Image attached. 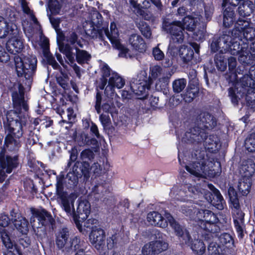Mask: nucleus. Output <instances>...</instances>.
<instances>
[{"label":"nucleus","mask_w":255,"mask_h":255,"mask_svg":"<svg viewBox=\"0 0 255 255\" xmlns=\"http://www.w3.org/2000/svg\"><path fill=\"white\" fill-rule=\"evenodd\" d=\"M13 111L15 118L11 117L9 114L6 116V121L3 122V127L5 132L23 136V128L28 124L29 106L24 99L23 90L19 89V92L14 91L11 94Z\"/></svg>","instance_id":"obj_1"},{"label":"nucleus","mask_w":255,"mask_h":255,"mask_svg":"<svg viewBox=\"0 0 255 255\" xmlns=\"http://www.w3.org/2000/svg\"><path fill=\"white\" fill-rule=\"evenodd\" d=\"M199 220L198 226L203 229L202 236L209 243L208 251L209 255H226L222 253L220 246L212 240L219 236L221 228L217 215L206 209H199L196 213Z\"/></svg>","instance_id":"obj_2"},{"label":"nucleus","mask_w":255,"mask_h":255,"mask_svg":"<svg viewBox=\"0 0 255 255\" xmlns=\"http://www.w3.org/2000/svg\"><path fill=\"white\" fill-rule=\"evenodd\" d=\"M197 17L191 15L184 16L182 21L173 20L169 17L163 18L162 28L171 37V47L175 50L176 47L174 44L182 43L184 39V30L193 31L199 23Z\"/></svg>","instance_id":"obj_3"},{"label":"nucleus","mask_w":255,"mask_h":255,"mask_svg":"<svg viewBox=\"0 0 255 255\" xmlns=\"http://www.w3.org/2000/svg\"><path fill=\"white\" fill-rule=\"evenodd\" d=\"M183 140L187 143H201L204 142L206 151L211 153H217L221 146L219 137L215 134H210L199 127L190 128L184 134Z\"/></svg>","instance_id":"obj_4"},{"label":"nucleus","mask_w":255,"mask_h":255,"mask_svg":"<svg viewBox=\"0 0 255 255\" xmlns=\"http://www.w3.org/2000/svg\"><path fill=\"white\" fill-rule=\"evenodd\" d=\"M17 75L24 77L29 82H31L37 70V60L34 55L27 56L21 54L13 56Z\"/></svg>","instance_id":"obj_5"},{"label":"nucleus","mask_w":255,"mask_h":255,"mask_svg":"<svg viewBox=\"0 0 255 255\" xmlns=\"http://www.w3.org/2000/svg\"><path fill=\"white\" fill-rule=\"evenodd\" d=\"M229 198V206L232 209L235 228L238 234V237L242 239L244 237L243 225L244 224L245 214L242 211L240 203L241 197L233 186H230L228 190Z\"/></svg>","instance_id":"obj_6"},{"label":"nucleus","mask_w":255,"mask_h":255,"mask_svg":"<svg viewBox=\"0 0 255 255\" xmlns=\"http://www.w3.org/2000/svg\"><path fill=\"white\" fill-rule=\"evenodd\" d=\"M55 197L62 209L66 212L68 216H70L72 210L74 209V203L77 196L74 193L69 194L64 190L62 178L57 177Z\"/></svg>","instance_id":"obj_7"},{"label":"nucleus","mask_w":255,"mask_h":255,"mask_svg":"<svg viewBox=\"0 0 255 255\" xmlns=\"http://www.w3.org/2000/svg\"><path fill=\"white\" fill-rule=\"evenodd\" d=\"M56 245L59 249L65 248L67 252H73L75 250H82L81 245L85 243L77 236L70 237L69 229L63 227L60 230L56 236Z\"/></svg>","instance_id":"obj_8"},{"label":"nucleus","mask_w":255,"mask_h":255,"mask_svg":"<svg viewBox=\"0 0 255 255\" xmlns=\"http://www.w3.org/2000/svg\"><path fill=\"white\" fill-rule=\"evenodd\" d=\"M97 222L98 220L95 219H88L83 227L82 226V232H80L85 235L89 233V239L91 244L97 250H100L105 245L106 236L104 230L94 225Z\"/></svg>","instance_id":"obj_9"},{"label":"nucleus","mask_w":255,"mask_h":255,"mask_svg":"<svg viewBox=\"0 0 255 255\" xmlns=\"http://www.w3.org/2000/svg\"><path fill=\"white\" fill-rule=\"evenodd\" d=\"M178 158L180 164L182 167H184L187 171L196 177H200L201 173L204 172L206 167L205 153L204 151H201L200 150H195L192 152V160L188 164L183 160L182 161H181L179 154Z\"/></svg>","instance_id":"obj_10"},{"label":"nucleus","mask_w":255,"mask_h":255,"mask_svg":"<svg viewBox=\"0 0 255 255\" xmlns=\"http://www.w3.org/2000/svg\"><path fill=\"white\" fill-rule=\"evenodd\" d=\"M91 169L88 161H76L72 167V171L67 174L68 183L75 187L78 185L79 180L83 182L87 181L90 178Z\"/></svg>","instance_id":"obj_11"},{"label":"nucleus","mask_w":255,"mask_h":255,"mask_svg":"<svg viewBox=\"0 0 255 255\" xmlns=\"http://www.w3.org/2000/svg\"><path fill=\"white\" fill-rule=\"evenodd\" d=\"M171 37H170L169 44L168 46L167 54L168 56H175L179 53V56L182 60V67H188L189 66L195 65L200 61L194 55L193 50L190 46L186 45H180L182 43L174 44L175 46L176 49H173L171 47Z\"/></svg>","instance_id":"obj_12"},{"label":"nucleus","mask_w":255,"mask_h":255,"mask_svg":"<svg viewBox=\"0 0 255 255\" xmlns=\"http://www.w3.org/2000/svg\"><path fill=\"white\" fill-rule=\"evenodd\" d=\"M76 211L75 208L72 210L71 215L72 220L77 229L79 232H82V224L88 218L91 212V204L86 200H79Z\"/></svg>","instance_id":"obj_13"},{"label":"nucleus","mask_w":255,"mask_h":255,"mask_svg":"<svg viewBox=\"0 0 255 255\" xmlns=\"http://www.w3.org/2000/svg\"><path fill=\"white\" fill-rule=\"evenodd\" d=\"M153 84V80L150 77H144L141 80H135L130 84V89L135 96V98L139 100L146 99L149 96V91Z\"/></svg>","instance_id":"obj_14"},{"label":"nucleus","mask_w":255,"mask_h":255,"mask_svg":"<svg viewBox=\"0 0 255 255\" xmlns=\"http://www.w3.org/2000/svg\"><path fill=\"white\" fill-rule=\"evenodd\" d=\"M228 32L230 33H226L230 35V39L228 40L227 43H224L223 46V50L224 53L229 52L233 55H239L245 53V49L247 50L249 46V43H243L239 38L240 36L233 34V31H231L230 29H228Z\"/></svg>","instance_id":"obj_15"},{"label":"nucleus","mask_w":255,"mask_h":255,"mask_svg":"<svg viewBox=\"0 0 255 255\" xmlns=\"http://www.w3.org/2000/svg\"><path fill=\"white\" fill-rule=\"evenodd\" d=\"M9 38L6 43V48L9 53L14 56L21 52L24 48L22 32L16 28H9Z\"/></svg>","instance_id":"obj_16"},{"label":"nucleus","mask_w":255,"mask_h":255,"mask_svg":"<svg viewBox=\"0 0 255 255\" xmlns=\"http://www.w3.org/2000/svg\"><path fill=\"white\" fill-rule=\"evenodd\" d=\"M208 187L211 191H207L205 193V198L216 209L222 210L224 208L225 201L220 191L212 184H209Z\"/></svg>","instance_id":"obj_17"},{"label":"nucleus","mask_w":255,"mask_h":255,"mask_svg":"<svg viewBox=\"0 0 255 255\" xmlns=\"http://www.w3.org/2000/svg\"><path fill=\"white\" fill-rule=\"evenodd\" d=\"M226 33H230L228 32V29H223L221 36L215 35L209 39V45L212 53H216L218 51L222 54L224 53L223 51L224 44L227 43L230 39V35Z\"/></svg>","instance_id":"obj_18"},{"label":"nucleus","mask_w":255,"mask_h":255,"mask_svg":"<svg viewBox=\"0 0 255 255\" xmlns=\"http://www.w3.org/2000/svg\"><path fill=\"white\" fill-rule=\"evenodd\" d=\"M250 47L245 49V55H240L238 57L239 61L242 64L246 70L248 66H250L249 70L255 65V39L249 43Z\"/></svg>","instance_id":"obj_19"},{"label":"nucleus","mask_w":255,"mask_h":255,"mask_svg":"<svg viewBox=\"0 0 255 255\" xmlns=\"http://www.w3.org/2000/svg\"><path fill=\"white\" fill-rule=\"evenodd\" d=\"M32 215L38 220L39 223L44 227H50L53 228L55 224V219L53 218L50 212L45 209L40 210L33 209H31Z\"/></svg>","instance_id":"obj_20"},{"label":"nucleus","mask_w":255,"mask_h":255,"mask_svg":"<svg viewBox=\"0 0 255 255\" xmlns=\"http://www.w3.org/2000/svg\"><path fill=\"white\" fill-rule=\"evenodd\" d=\"M3 231V233H1V238L3 244L7 249L3 253V255H22L20 247L12 242L7 233L4 230Z\"/></svg>","instance_id":"obj_21"},{"label":"nucleus","mask_w":255,"mask_h":255,"mask_svg":"<svg viewBox=\"0 0 255 255\" xmlns=\"http://www.w3.org/2000/svg\"><path fill=\"white\" fill-rule=\"evenodd\" d=\"M170 225L181 243L187 246L192 239L189 231L175 220L170 223Z\"/></svg>","instance_id":"obj_22"},{"label":"nucleus","mask_w":255,"mask_h":255,"mask_svg":"<svg viewBox=\"0 0 255 255\" xmlns=\"http://www.w3.org/2000/svg\"><path fill=\"white\" fill-rule=\"evenodd\" d=\"M22 136H17L11 133H7L4 140L3 147L5 150L13 153H17L21 146L20 140Z\"/></svg>","instance_id":"obj_23"},{"label":"nucleus","mask_w":255,"mask_h":255,"mask_svg":"<svg viewBox=\"0 0 255 255\" xmlns=\"http://www.w3.org/2000/svg\"><path fill=\"white\" fill-rule=\"evenodd\" d=\"M13 156L6 155L5 157H0V166L7 173H10L13 169L16 168L19 164L17 153H14Z\"/></svg>","instance_id":"obj_24"},{"label":"nucleus","mask_w":255,"mask_h":255,"mask_svg":"<svg viewBox=\"0 0 255 255\" xmlns=\"http://www.w3.org/2000/svg\"><path fill=\"white\" fill-rule=\"evenodd\" d=\"M200 123L199 127L205 131L206 129L210 130L214 128L217 125V120L216 118L208 112H204L199 115Z\"/></svg>","instance_id":"obj_25"},{"label":"nucleus","mask_w":255,"mask_h":255,"mask_svg":"<svg viewBox=\"0 0 255 255\" xmlns=\"http://www.w3.org/2000/svg\"><path fill=\"white\" fill-rule=\"evenodd\" d=\"M223 10V26L225 28H229L232 26L236 21L235 9L236 7H234L227 4L226 7L222 6ZM227 29V28H225Z\"/></svg>","instance_id":"obj_26"},{"label":"nucleus","mask_w":255,"mask_h":255,"mask_svg":"<svg viewBox=\"0 0 255 255\" xmlns=\"http://www.w3.org/2000/svg\"><path fill=\"white\" fill-rule=\"evenodd\" d=\"M229 83H232V84L235 87H239V86H241L243 89V91L242 92L243 94H245L246 91L247 90V88H253L255 81L252 78V76L251 75L250 76L247 75V76L244 75L239 81L238 77H237V79H233L232 81V79L229 80Z\"/></svg>","instance_id":"obj_27"},{"label":"nucleus","mask_w":255,"mask_h":255,"mask_svg":"<svg viewBox=\"0 0 255 255\" xmlns=\"http://www.w3.org/2000/svg\"><path fill=\"white\" fill-rule=\"evenodd\" d=\"M129 42L133 48L140 53L145 52L146 45L142 37L137 34H131L129 38Z\"/></svg>","instance_id":"obj_28"},{"label":"nucleus","mask_w":255,"mask_h":255,"mask_svg":"<svg viewBox=\"0 0 255 255\" xmlns=\"http://www.w3.org/2000/svg\"><path fill=\"white\" fill-rule=\"evenodd\" d=\"M147 221L152 225L159 227H165L167 222L164 217L158 212L153 211L148 213Z\"/></svg>","instance_id":"obj_29"},{"label":"nucleus","mask_w":255,"mask_h":255,"mask_svg":"<svg viewBox=\"0 0 255 255\" xmlns=\"http://www.w3.org/2000/svg\"><path fill=\"white\" fill-rule=\"evenodd\" d=\"M199 92V85L188 84L185 92L182 95L183 100L186 103H191L198 96Z\"/></svg>","instance_id":"obj_30"},{"label":"nucleus","mask_w":255,"mask_h":255,"mask_svg":"<svg viewBox=\"0 0 255 255\" xmlns=\"http://www.w3.org/2000/svg\"><path fill=\"white\" fill-rule=\"evenodd\" d=\"M243 1L239 6L238 10L240 16L245 18L250 16L255 11V7L254 2L251 0H245Z\"/></svg>","instance_id":"obj_31"},{"label":"nucleus","mask_w":255,"mask_h":255,"mask_svg":"<svg viewBox=\"0 0 255 255\" xmlns=\"http://www.w3.org/2000/svg\"><path fill=\"white\" fill-rule=\"evenodd\" d=\"M192 251L197 255H202L206 251V245L202 240L199 239H191L190 243L188 244Z\"/></svg>","instance_id":"obj_32"},{"label":"nucleus","mask_w":255,"mask_h":255,"mask_svg":"<svg viewBox=\"0 0 255 255\" xmlns=\"http://www.w3.org/2000/svg\"><path fill=\"white\" fill-rule=\"evenodd\" d=\"M255 172V164L249 163L248 161L242 162L240 167V172L242 177L252 179Z\"/></svg>","instance_id":"obj_33"},{"label":"nucleus","mask_w":255,"mask_h":255,"mask_svg":"<svg viewBox=\"0 0 255 255\" xmlns=\"http://www.w3.org/2000/svg\"><path fill=\"white\" fill-rule=\"evenodd\" d=\"M252 184V179L242 177L238 184V189L242 196H247L250 192Z\"/></svg>","instance_id":"obj_34"},{"label":"nucleus","mask_w":255,"mask_h":255,"mask_svg":"<svg viewBox=\"0 0 255 255\" xmlns=\"http://www.w3.org/2000/svg\"><path fill=\"white\" fill-rule=\"evenodd\" d=\"M74 49L76 50L75 59L78 64L82 65L87 63L91 60V55L88 52L80 49L77 46H75Z\"/></svg>","instance_id":"obj_35"},{"label":"nucleus","mask_w":255,"mask_h":255,"mask_svg":"<svg viewBox=\"0 0 255 255\" xmlns=\"http://www.w3.org/2000/svg\"><path fill=\"white\" fill-rule=\"evenodd\" d=\"M109 85L112 88H122L125 84V80L116 72H112L108 81Z\"/></svg>","instance_id":"obj_36"},{"label":"nucleus","mask_w":255,"mask_h":255,"mask_svg":"<svg viewBox=\"0 0 255 255\" xmlns=\"http://www.w3.org/2000/svg\"><path fill=\"white\" fill-rule=\"evenodd\" d=\"M58 47L59 51L65 56L71 63H73L75 61V54L72 52L71 46L68 43H61L59 44Z\"/></svg>","instance_id":"obj_37"},{"label":"nucleus","mask_w":255,"mask_h":255,"mask_svg":"<svg viewBox=\"0 0 255 255\" xmlns=\"http://www.w3.org/2000/svg\"><path fill=\"white\" fill-rule=\"evenodd\" d=\"M234 24V28L231 31H233V34L241 36V33L244 31L245 28L250 27L248 22L242 18H239L236 20Z\"/></svg>","instance_id":"obj_38"},{"label":"nucleus","mask_w":255,"mask_h":255,"mask_svg":"<svg viewBox=\"0 0 255 255\" xmlns=\"http://www.w3.org/2000/svg\"><path fill=\"white\" fill-rule=\"evenodd\" d=\"M241 41L243 43H249L255 39V28L250 27L245 28L244 31L241 33Z\"/></svg>","instance_id":"obj_39"},{"label":"nucleus","mask_w":255,"mask_h":255,"mask_svg":"<svg viewBox=\"0 0 255 255\" xmlns=\"http://www.w3.org/2000/svg\"><path fill=\"white\" fill-rule=\"evenodd\" d=\"M130 2L133 7L137 9L138 14L141 16L144 19L148 21L152 19L153 17L152 14L149 11L144 9L141 6L140 4H138L136 1H131Z\"/></svg>","instance_id":"obj_40"},{"label":"nucleus","mask_w":255,"mask_h":255,"mask_svg":"<svg viewBox=\"0 0 255 255\" xmlns=\"http://www.w3.org/2000/svg\"><path fill=\"white\" fill-rule=\"evenodd\" d=\"M215 63L219 71L223 72L227 68V58L222 54H216L214 58Z\"/></svg>","instance_id":"obj_41"},{"label":"nucleus","mask_w":255,"mask_h":255,"mask_svg":"<svg viewBox=\"0 0 255 255\" xmlns=\"http://www.w3.org/2000/svg\"><path fill=\"white\" fill-rule=\"evenodd\" d=\"M218 237L220 243L226 248H230L234 245V239L229 233H224Z\"/></svg>","instance_id":"obj_42"},{"label":"nucleus","mask_w":255,"mask_h":255,"mask_svg":"<svg viewBox=\"0 0 255 255\" xmlns=\"http://www.w3.org/2000/svg\"><path fill=\"white\" fill-rule=\"evenodd\" d=\"M43 55L46 60L47 64L51 65L54 69H58L60 68V65L56 61L54 57L50 53L49 48H45L44 49Z\"/></svg>","instance_id":"obj_43"},{"label":"nucleus","mask_w":255,"mask_h":255,"mask_svg":"<svg viewBox=\"0 0 255 255\" xmlns=\"http://www.w3.org/2000/svg\"><path fill=\"white\" fill-rule=\"evenodd\" d=\"M186 84L187 81L185 78L175 79L172 83V89L174 93L178 94L182 92L185 88Z\"/></svg>","instance_id":"obj_44"},{"label":"nucleus","mask_w":255,"mask_h":255,"mask_svg":"<svg viewBox=\"0 0 255 255\" xmlns=\"http://www.w3.org/2000/svg\"><path fill=\"white\" fill-rule=\"evenodd\" d=\"M101 109L104 112L111 114L112 117L118 113V110L112 100L104 103L101 106Z\"/></svg>","instance_id":"obj_45"},{"label":"nucleus","mask_w":255,"mask_h":255,"mask_svg":"<svg viewBox=\"0 0 255 255\" xmlns=\"http://www.w3.org/2000/svg\"><path fill=\"white\" fill-rule=\"evenodd\" d=\"M228 68L230 71V75L229 76V80L232 79V77L233 79H237V74L236 73V66L237 60L236 58L234 57H230L228 59Z\"/></svg>","instance_id":"obj_46"},{"label":"nucleus","mask_w":255,"mask_h":255,"mask_svg":"<svg viewBox=\"0 0 255 255\" xmlns=\"http://www.w3.org/2000/svg\"><path fill=\"white\" fill-rule=\"evenodd\" d=\"M245 146L250 152H255V132H253L246 138Z\"/></svg>","instance_id":"obj_47"},{"label":"nucleus","mask_w":255,"mask_h":255,"mask_svg":"<svg viewBox=\"0 0 255 255\" xmlns=\"http://www.w3.org/2000/svg\"><path fill=\"white\" fill-rule=\"evenodd\" d=\"M153 244L155 254H158L164 251H166L168 247V244L166 242L162 240H156L155 241H153Z\"/></svg>","instance_id":"obj_48"},{"label":"nucleus","mask_w":255,"mask_h":255,"mask_svg":"<svg viewBox=\"0 0 255 255\" xmlns=\"http://www.w3.org/2000/svg\"><path fill=\"white\" fill-rule=\"evenodd\" d=\"M239 88L237 87H230L228 89L229 96L230 97L232 104L234 105H238L239 101L240 98L237 95V93H240V92H242L240 90L239 91Z\"/></svg>","instance_id":"obj_49"},{"label":"nucleus","mask_w":255,"mask_h":255,"mask_svg":"<svg viewBox=\"0 0 255 255\" xmlns=\"http://www.w3.org/2000/svg\"><path fill=\"white\" fill-rule=\"evenodd\" d=\"M138 24V28L143 36L146 38H150L152 32L149 24L143 21H140Z\"/></svg>","instance_id":"obj_50"},{"label":"nucleus","mask_w":255,"mask_h":255,"mask_svg":"<svg viewBox=\"0 0 255 255\" xmlns=\"http://www.w3.org/2000/svg\"><path fill=\"white\" fill-rule=\"evenodd\" d=\"M206 29L203 26L198 28L197 29L193 30L192 38L194 40L198 41H203L205 39Z\"/></svg>","instance_id":"obj_51"},{"label":"nucleus","mask_w":255,"mask_h":255,"mask_svg":"<svg viewBox=\"0 0 255 255\" xmlns=\"http://www.w3.org/2000/svg\"><path fill=\"white\" fill-rule=\"evenodd\" d=\"M169 81L170 79L167 76L159 78L156 83V88L161 91H165L168 88Z\"/></svg>","instance_id":"obj_52"},{"label":"nucleus","mask_w":255,"mask_h":255,"mask_svg":"<svg viewBox=\"0 0 255 255\" xmlns=\"http://www.w3.org/2000/svg\"><path fill=\"white\" fill-rule=\"evenodd\" d=\"M147 3L151 4L155 10L159 13H163L165 10V6L161 0H147Z\"/></svg>","instance_id":"obj_53"},{"label":"nucleus","mask_w":255,"mask_h":255,"mask_svg":"<svg viewBox=\"0 0 255 255\" xmlns=\"http://www.w3.org/2000/svg\"><path fill=\"white\" fill-rule=\"evenodd\" d=\"M163 234L155 228L149 229L148 231V236L151 239L158 240L163 239Z\"/></svg>","instance_id":"obj_54"},{"label":"nucleus","mask_w":255,"mask_h":255,"mask_svg":"<svg viewBox=\"0 0 255 255\" xmlns=\"http://www.w3.org/2000/svg\"><path fill=\"white\" fill-rule=\"evenodd\" d=\"M48 7L52 14H57L59 13L61 6L57 0H51L49 2Z\"/></svg>","instance_id":"obj_55"},{"label":"nucleus","mask_w":255,"mask_h":255,"mask_svg":"<svg viewBox=\"0 0 255 255\" xmlns=\"http://www.w3.org/2000/svg\"><path fill=\"white\" fill-rule=\"evenodd\" d=\"M142 253L143 255H154L155 250L153 248V241L146 244L142 248Z\"/></svg>","instance_id":"obj_56"},{"label":"nucleus","mask_w":255,"mask_h":255,"mask_svg":"<svg viewBox=\"0 0 255 255\" xmlns=\"http://www.w3.org/2000/svg\"><path fill=\"white\" fill-rule=\"evenodd\" d=\"M205 15L207 20L211 19L214 11V6L212 3L204 4Z\"/></svg>","instance_id":"obj_57"},{"label":"nucleus","mask_w":255,"mask_h":255,"mask_svg":"<svg viewBox=\"0 0 255 255\" xmlns=\"http://www.w3.org/2000/svg\"><path fill=\"white\" fill-rule=\"evenodd\" d=\"M247 105L251 108L255 107V93L252 91L249 92L246 95L245 97Z\"/></svg>","instance_id":"obj_58"},{"label":"nucleus","mask_w":255,"mask_h":255,"mask_svg":"<svg viewBox=\"0 0 255 255\" xmlns=\"http://www.w3.org/2000/svg\"><path fill=\"white\" fill-rule=\"evenodd\" d=\"M189 82L188 84L199 85L198 79L197 78V71L194 69H190L188 73Z\"/></svg>","instance_id":"obj_59"},{"label":"nucleus","mask_w":255,"mask_h":255,"mask_svg":"<svg viewBox=\"0 0 255 255\" xmlns=\"http://www.w3.org/2000/svg\"><path fill=\"white\" fill-rule=\"evenodd\" d=\"M70 153V158L67 163V167H70L72 164V163L75 162L78 157V150L76 147H73L70 150H69Z\"/></svg>","instance_id":"obj_60"},{"label":"nucleus","mask_w":255,"mask_h":255,"mask_svg":"<svg viewBox=\"0 0 255 255\" xmlns=\"http://www.w3.org/2000/svg\"><path fill=\"white\" fill-rule=\"evenodd\" d=\"M198 192L197 188L194 186H189L188 190L186 191V199L187 200H191L192 198L195 199L194 196L197 194Z\"/></svg>","instance_id":"obj_61"},{"label":"nucleus","mask_w":255,"mask_h":255,"mask_svg":"<svg viewBox=\"0 0 255 255\" xmlns=\"http://www.w3.org/2000/svg\"><path fill=\"white\" fill-rule=\"evenodd\" d=\"M152 54L156 61H160L164 58V53L160 49L158 46H156L153 48Z\"/></svg>","instance_id":"obj_62"},{"label":"nucleus","mask_w":255,"mask_h":255,"mask_svg":"<svg viewBox=\"0 0 255 255\" xmlns=\"http://www.w3.org/2000/svg\"><path fill=\"white\" fill-rule=\"evenodd\" d=\"M9 33V25L5 21L0 22V37H4L8 35Z\"/></svg>","instance_id":"obj_63"},{"label":"nucleus","mask_w":255,"mask_h":255,"mask_svg":"<svg viewBox=\"0 0 255 255\" xmlns=\"http://www.w3.org/2000/svg\"><path fill=\"white\" fill-rule=\"evenodd\" d=\"M107 246L109 248L112 249L115 248L116 246L118 241L117 235L116 234L112 235L111 237H110L107 239Z\"/></svg>","instance_id":"obj_64"}]
</instances>
